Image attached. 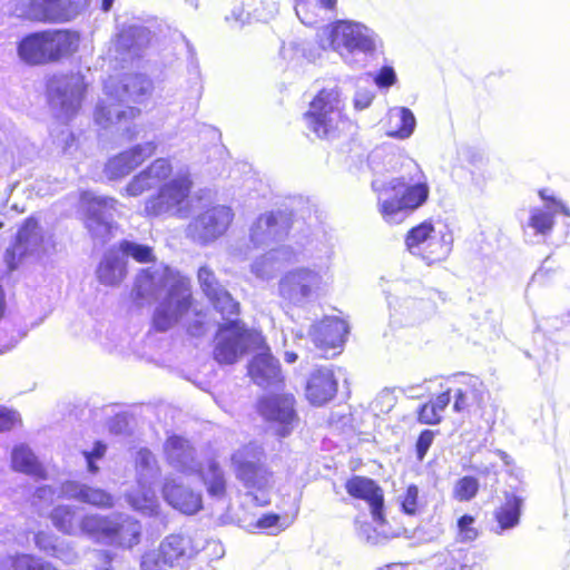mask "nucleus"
<instances>
[{"label": "nucleus", "instance_id": "obj_39", "mask_svg": "<svg viewBox=\"0 0 570 570\" xmlns=\"http://www.w3.org/2000/svg\"><path fill=\"white\" fill-rule=\"evenodd\" d=\"M200 475L203 483L210 498L222 500L226 494V479L224 471L220 469L218 463L214 460H209L206 468H202L198 463V471H195Z\"/></svg>", "mask_w": 570, "mask_h": 570}, {"label": "nucleus", "instance_id": "obj_62", "mask_svg": "<svg viewBox=\"0 0 570 570\" xmlns=\"http://www.w3.org/2000/svg\"><path fill=\"white\" fill-rule=\"evenodd\" d=\"M19 423V414L16 411L0 406V432L9 431Z\"/></svg>", "mask_w": 570, "mask_h": 570}, {"label": "nucleus", "instance_id": "obj_47", "mask_svg": "<svg viewBox=\"0 0 570 570\" xmlns=\"http://www.w3.org/2000/svg\"><path fill=\"white\" fill-rule=\"evenodd\" d=\"M479 487L474 476H463L454 484L453 495L458 501H470L476 495Z\"/></svg>", "mask_w": 570, "mask_h": 570}, {"label": "nucleus", "instance_id": "obj_57", "mask_svg": "<svg viewBox=\"0 0 570 570\" xmlns=\"http://www.w3.org/2000/svg\"><path fill=\"white\" fill-rule=\"evenodd\" d=\"M278 267L275 259H266L265 254L257 258L252 265V272L261 278H268L274 271Z\"/></svg>", "mask_w": 570, "mask_h": 570}, {"label": "nucleus", "instance_id": "obj_2", "mask_svg": "<svg viewBox=\"0 0 570 570\" xmlns=\"http://www.w3.org/2000/svg\"><path fill=\"white\" fill-rule=\"evenodd\" d=\"M151 89V81L144 75H129L121 81L115 77H109L104 85L108 101L101 100L98 102L94 114L96 124L102 128H109L114 125L125 127L127 122L140 115V110L135 107L120 108L114 101L142 102L150 95Z\"/></svg>", "mask_w": 570, "mask_h": 570}, {"label": "nucleus", "instance_id": "obj_48", "mask_svg": "<svg viewBox=\"0 0 570 570\" xmlns=\"http://www.w3.org/2000/svg\"><path fill=\"white\" fill-rule=\"evenodd\" d=\"M154 187L156 186L153 184L148 174L144 169L129 180V183L126 185L122 191V195L129 197H138L142 195L145 191L153 189Z\"/></svg>", "mask_w": 570, "mask_h": 570}, {"label": "nucleus", "instance_id": "obj_40", "mask_svg": "<svg viewBox=\"0 0 570 570\" xmlns=\"http://www.w3.org/2000/svg\"><path fill=\"white\" fill-rule=\"evenodd\" d=\"M115 535L110 539V544L124 548H131L139 542L141 525L138 521L122 515H114Z\"/></svg>", "mask_w": 570, "mask_h": 570}, {"label": "nucleus", "instance_id": "obj_9", "mask_svg": "<svg viewBox=\"0 0 570 570\" xmlns=\"http://www.w3.org/2000/svg\"><path fill=\"white\" fill-rule=\"evenodd\" d=\"M188 285V279L180 273L167 267L141 269L135 281L132 294L137 299L147 302L183 288Z\"/></svg>", "mask_w": 570, "mask_h": 570}, {"label": "nucleus", "instance_id": "obj_33", "mask_svg": "<svg viewBox=\"0 0 570 570\" xmlns=\"http://www.w3.org/2000/svg\"><path fill=\"white\" fill-rule=\"evenodd\" d=\"M416 127L414 114L406 107H393L387 111L386 134L397 139H407Z\"/></svg>", "mask_w": 570, "mask_h": 570}, {"label": "nucleus", "instance_id": "obj_44", "mask_svg": "<svg viewBox=\"0 0 570 570\" xmlns=\"http://www.w3.org/2000/svg\"><path fill=\"white\" fill-rule=\"evenodd\" d=\"M399 502L402 511L407 515H417L424 508V503L420 498L419 488L414 484L409 485L405 491L399 495Z\"/></svg>", "mask_w": 570, "mask_h": 570}, {"label": "nucleus", "instance_id": "obj_21", "mask_svg": "<svg viewBox=\"0 0 570 570\" xmlns=\"http://www.w3.org/2000/svg\"><path fill=\"white\" fill-rule=\"evenodd\" d=\"M198 282L204 294L222 316H225V314L228 316H238L239 304L219 284L210 268L203 266L198 269Z\"/></svg>", "mask_w": 570, "mask_h": 570}, {"label": "nucleus", "instance_id": "obj_34", "mask_svg": "<svg viewBox=\"0 0 570 570\" xmlns=\"http://www.w3.org/2000/svg\"><path fill=\"white\" fill-rule=\"evenodd\" d=\"M523 499L513 494L505 493L504 502L494 512L497 527L494 532L502 534L507 530L515 528L520 522Z\"/></svg>", "mask_w": 570, "mask_h": 570}, {"label": "nucleus", "instance_id": "obj_16", "mask_svg": "<svg viewBox=\"0 0 570 570\" xmlns=\"http://www.w3.org/2000/svg\"><path fill=\"white\" fill-rule=\"evenodd\" d=\"M293 395L267 396L259 402L261 414L273 424L279 436H287L297 424Z\"/></svg>", "mask_w": 570, "mask_h": 570}, {"label": "nucleus", "instance_id": "obj_60", "mask_svg": "<svg viewBox=\"0 0 570 570\" xmlns=\"http://www.w3.org/2000/svg\"><path fill=\"white\" fill-rule=\"evenodd\" d=\"M441 413H439V411L432 405L431 402L422 405L419 411V421L423 424H438L441 422Z\"/></svg>", "mask_w": 570, "mask_h": 570}, {"label": "nucleus", "instance_id": "obj_45", "mask_svg": "<svg viewBox=\"0 0 570 570\" xmlns=\"http://www.w3.org/2000/svg\"><path fill=\"white\" fill-rule=\"evenodd\" d=\"M119 250L122 255L131 257L138 263H149L155 261L154 249L148 245L131 240H122L119 244Z\"/></svg>", "mask_w": 570, "mask_h": 570}, {"label": "nucleus", "instance_id": "obj_20", "mask_svg": "<svg viewBox=\"0 0 570 570\" xmlns=\"http://www.w3.org/2000/svg\"><path fill=\"white\" fill-rule=\"evenodd\" d=\"M347 333V324L337 317H325L315 323L308 331V336L324 357L330 351L342 346L344 336Z\"/></svg>", "mask_w": 570, "mask_h": 570}, {"label": "nucleus", "instance_id": "obj_28", "mask_svg": "<svg viewBox=\"0 0 570 570\" xmlns=\"http://www.w3.org/2000/svg\"><path fill=\"white\" fill-rule=\"evenodd\" d=\"M337 392V381L332 370H315L306 384V397L314 405H323L332 400Z\"/></svg>", "mask_w": 570, "mask_h": 570}, {"label": "nucleus", "instance_id": "obj_49", "mask_svg": "<svg viewBox=\"0 0 570 570\" xmlns=\"http://www.w3.org/2000/svg\"><path fill=\"white\" fill-rule=\"evenodd\" d=\"M154 187L156 186L153 184L148 174L144 169L129 180V183L126 185L122 191V195L129 197H138L142 195L145 191L153 189Z\"/></svg>", "mask_w": 570, "mask_h": 570}, {"label": "nucleus", "instance_id": "obj_43", "mask_svg": "<svg viewBox=\"0 0 570 570\" xmlns=\"http://www.w3.org/2000/svg\"><path fill=\"white\" fill-rule=\"evenodd\" d=\"M137 482L139 485L154 484L159 475L155 455L148 449H140L136 454Z\"/></svg>", "mask_w": 570, "mask_h": 570}, {"label": "nucleus", "instance_id": "obj_22", "mask_svg": "<svg viewBox=\"0 0 570 570\" xmlns=\"http://www.w3.org/2000/svg\"><path fill=\"white\" fill-rule=\"evenodd\" d=\"M163 497L170 507L183 514L193 515L203 509L202 494L174 478H166Z\"/></svg>", "mask_w": 570, "mask_h": 570}, {"label": "nucleus", "instance_id": "obj_31", "mask_svg": "<svg viewBox=\"0 0 570 570\" xmlns=\"http://www.w3.org/2000/svg\"><path fill=\"white\" fill-rule=\"evenodd\" d=\"M48 62L72 55L79 46V36L68 30L43 31Z\"/></svg>", "mask_w": 570, "mask_h": 570}, {"label": "nucleus", "instance_id": "obj_1", "mask_svg": "<svg viewBox=\"0 0 570 570\" xmlns=\"http://www.w3.org/2000/svg\"><path fill=\"white\" fill-rule=\"evenodd\" d=\"M403 174L389 180H372L377 210L387 224H401L429 199L430 186L424 171L413 159L402 163Z\"/></svg>", "mask_w": 570, "mask_h": 570}, {"label": "nucleus", "instance_id": "obj_53", "mask_svg": "<svg viewBox=\"0 0 570 570\" xmlns=\"http://www.w3.org/2000/svg\"><path fill=\"white\" fill-rule=\"evenodd\" d=\"M474 518L465 514L458 520L459 539L463 542H471L479 535L476 528L474 527Z\"/></svg>", "mask_w": 570, "mask_h": 570}, {"label": "nucleus", "instance_id": "obj_51", "mask_svg": "<svg viewBox=\"0 0 570 570\" xmlns=\"http://www.w3.org/2000/svg\"><path fill=\"white\" fill-rule=\"evenodd\" d=\"M335 0H296L295 11L301 21L305 24H312L313 21L309 20L306 14L311 7H322L324 9H333L335 6Z\"/></svg>", "mask_w": 570, "mask_h": 570}, {"label": "nucleus", "instance_id": "obj_8", "mask_svg": "<svg viewBox=\"0 0 570 570\" xmlns=\"http://www.w3.org/2000/svg\"><path fill=\"white\" fill-rule=\"evenodd\" d=\"M225 323L218 328L214 357L220 364L235 363L253 344L262 341L259 334L246 330L238 316H222Z\"/></svg>", "mask_w": 570, "mask_h": 570}, {"label": "nucleus", "instance_id": "obj_11", "mask_svg": "<svg viewBox=\"0 0 570 570\" xmlns=\"http://www.w3.org/2000/svg\"><path fill=\"white\" fill-rule=\"evenodd\" d=\"M263 448L249 443L237 450L232 456L236 476L248 489L264 490L272 485V473L263 465Z\"/></svg>", "mask_w": 570, "mask_h": 570}, {"label": "nucleus", "instance_id": "obj_56", "mask_svg": "<svg viewBox=\"0 0 570 570\" xmlns=\"http://www.w3.org/2000/svg\"><path fill=\"white\" fill-rule=\"evenodd\" d=\"M18 185V181L8 184L7 187L0 193V214L8 215L11 212L16 214H21L24 212V208H20L16 203L11 204L10 206L8 204L10 195L17 188Z\"/></svg>", "mask_w": 570, "mask_h": 570}, {"label": "nucleus", "instance_id": "obj_7", "mask_svg": "<svg viewBox=\"0 0 570 570\" xmlns=\"http://www.w3.org/2000/svg\"><path fill=\"white\" fill-rule=\"evenodd\" d=\"M405 245L412 255L431 265L450 255L453 235L448 228H436L430 220H425L407 232Z\"/></svg>", "mask_w": 570, "mask_h": 570}, {"label": "nucleus", "instance_id": "obj_59", "mask_svg": "<svg viewBox=\"0 0 570 570\" xmlns=\"http://www.w3.org/2000/svg\"><path fill=\"white\" fill-rule=\"evenodd\" d=\"M107 446L102 442H96L94 449L91 451H83L82 454L86 459L88 471L90 473H96L98 471V466L95 461L101 459L106 453Z\"/></svg>", "mask_w": 570, "mask_h": 570}, {"label": "nucleus", "instance_id": "obj_10", "mask_svg": "<svg viewBox=\"0 0 570 570\" xmlns=\"http://www.w3.org/2000/svg\"><path fill=\"white\" fill-rule=\"evenodd\" d=\"M85 89V79L80 73L55 75L47 85L50 105L65 118H70L78 111Z\"/></svg>", "mask_w": 570, "mask_h": 570}, {"label": "nucleus", "instance_id": "obj_58", "mask_svg": "<svg viewBox=\"0 0 570 570\" xmlns=\"http://www.w3.org/2000/svg\"><path fill=\"white\" fill-rule=\"evenodd\" d=\"M265 258L275 259L279 265L282 263H288L296 258V253L289 246L282 245L275 248H272L265 254Z\"/></svg>", "mask_w": 570, "mask_h": 570}, {"label": "nucleus", "instance_id": "obj_41", "mask_svg": "<svg viewBox=\"0 0 570 570\" xmlns=\"http://www.w3.org/2000/svg\"><path fill=\"white\" fill-rule=\"evenodd\" d=\"M11 466L14 471L43 478L45 470L32 451L24 444L16 445L11 452Z\"/></svg>", "mask_w": 570, "mask_h": 570}, {"label": "nucleus", "instance_id": "obj_55", "mask_svg": "<svg viewBox=\"0 0 570 570\" xmlns=\"http://www.w3.org/2000/svg\"><path fill=\"white\" fill-rule=\"evenodd\" d=\"M58 187L59 181L50 176L37 178L30 184V189L40 197L55 193Z\"/></svg>", "mask_w": 570, "mask_h": 570}, {"label": "nucleus", "instance_id": "obj_3", "mask_svg": "<svg viewBox=\"0 0 570 570\" xmlns=\"http://www.w3.org/2000/svg\"><path fill=\"white\" fill-rule=\"evenodd\" d=\"M330 48L352 69L366 68L375 58L381 39L364 23L353 20H338L327 28Z\"/></svg>", "mask_w": 570, "mask_h": 570}, {"label": "nucleus", "instance_id": "obj_24", "mask_svg": "<svg viewBox=\"0 0 570 570\" xmlns=\"http://www.w3.org/2000/svg\"><path fill=\"white\" fill-rule=\"evenodd\" d=\"M157 550L163 554L164 561L170 568H184L199 551L190 537L178 533L165 537Z\"/></svg>", "mask_w": 570, "mask_h": 570}, {"label": "nucleus", "instance_id": "obj_30", "mask_svg": "<svg viewBox=\"0 0 570 570\" xmlns=\"http://www.w3.org/2000/svg\"><path fill=\"white\" fill-rule=\"evenodd\" d=\"M149 31L145 27L131 26L122 29L114 43L115 51L119 59L127 60L138 56L139 51L149 43Z\"/></svg>", "mask_w": 570, "mask_h": 570}, {"label": "nucleus", "instance_id": "obj_13", "mask_svg": "<svg viewBox=\"0 0 570 570\" xmlns=\"http://www.w3.org/2000/svg\"><path fill=\"white\" fill-rule=\"evenodd\" d=\"M50 237H46L37 220L29 218L19 229L12 247L6 252V261L10 269H14L18 263L31 255L47 252Z\"/></svg>", "mask_w": 570, "mask_h": 570}, {"label": "nucleus", "instance_id": "obj_26", "mask_svg": "<svg viewBox=\"0 0 570 570\" xmlns=\"http://www.w3.org/2000/svg\"><path fill=\"white\" fill-rule=\"evenodd\" d=\"M164 449L166 459L174 469L185 474H194L198 471L195 450L187 440L177 435L169 436Z\"/></svg>", "mask_w": 570, "mask_h": 570}, {"label": "nucleus", "instance_id": "obj_61", "mask_svg": "<svg viewBox=\"0 0 570 570\" xmlns=\"http://www.w3.org/2000/svg\"><path fill=\"white\" fill-rule=\"evenodd\" d=\"M56 541L57 539L52 534L46 532H39L35 535L36 546L48 554H52V552L56 551L58 547Z\"/></svg>", "mask_w": 570, "mask_h": 570}, {"label": "nucleus", "instance_id": "obj_38", "mask_svg": "<svg viewBox=\"0 0 570 570\" xmlns=\"http://www.w3.org/2000/svg\"><path fill=\"white\" fill-rule=\"evenodd\" d=\"M96 273L101 284L116 286L125 278L126 266L119 253L110 249L104 255Z\"/></svg>", "mask_w": 570, "mask_h": 570}, {"label": "nucleus", "instance_id": "obj_35", "mask_svg": "<svg viewBox=\"0 0 570 570\" xmlns=\"http://www.w3.org/2000/svg\"><path fill=\"white\" fill-rule=\"evenodd\" d=\"M115 519L112 517H104L100 514L91 513L82 517V525L80 527V534H85L90 539L109 543L110 539L115 535Z\"/></svg>", "mask_w": 570, "mask_h": 570}, {"label": "nucleus", "instance_id": "obj_27", "mask_svg": "<svg viewBox=\"0 0 570 570\" xmlns=\"http://www.w3.org/2000/svg\"><path fill=\"white\" fill-rule=\"evenodd\" d=\"M61 495L101 509L114 507V499L108 492L78 481H67L62 483Z\"/></svg>", "mask_w": 570, "mask_h": 570}, {"label": "nucleus", "instance_id": "obj_18", "mask_svg": "<svg viewBox=\"0 0 570 570\" xmlns=\"http://www.w3.org/2000/svg\"><path fill=\"white\" fill-rule=\"evenodd\" d=\"M289 226V217L283 212L262 214L250 227V242L255 247L269 246L283 239Z\"/></svg>", "mask_w": 570, "mask_h": 570}, {"label": "nucleus", "instance_id": "obj_4", "mask_svg": "<svg viewBox=\"0 0 570 570\" xmlns=\"http://www.w3.org/2000/svg\"><path fill=\"white\" fill-rule=\"evenodd\" d=\"M330 259L315 267H297L285 273L278 282V294L287 304L304 307L317 301L330 283Z\"/></svg>", "mask_w": 570, "mask_h": 570}, {"label": "nucleus", "instance_id": "obj_23", "mask_svg": "<svg viewBox=\"0 0 570 570\" xmlns=\"http://www.w3.org/2000/svg\"><path fill=\"white\" fill-rule=\"evenodd\" d=\"M540 197L546 202L543 207H533L530 209L527 227L532 228L535 234L548 235L554 226V216L558 213L570 217V209L560 199L548 195L547 190H540Z\"/></svg>", "mask_w": 570, "mask_h": 570}, {"label": "nucleus", "instance_id": "obj_29", "mask_svg": "<svg viewBox=\"0 0 570 570\" xmlns=\"http://www.w3.org/2000/svg\"><path fill=\"white\" fill-rule=\"evenodd\" d=\"M253 381L261 386H273L282 381L279 363L268 350L254 356L248 366Z\"/></svg>", "mask_w": 570, "mask_h": 570}, {"label": "nucleus", "instance_id": "obj_32", "mask_svg": "<svg viewBox=\"0 0 570 570\" xmlns=\"http://www.w3.org/2000/svg\"><path fill=\"white\" fill-rule=\"evenodd\" d=\"M485 399V386L476 376H464L462 385L454 391L453 410L462 412L471 406L481 407Z\"/></svg>", "mask_w": 570, "mask_h": 570}, {"label": "nucleus", "instance_id": "obj_25", "mask_svg": "<svg viewBox=\"0 0 570 570\" xmlns=\"http://www.w3.org/2000/svg\"><path fill=\"white\" fill-rule=\"evenodd\" d=\"M345 489L350 495L365 500L370 504L372 518L377 524L384 523L383 492L373 480L364 476H353L346 482Z\"/></svg>", "mask_w": 570, "mask_h": 570}, {"label": "nucleus", "instance_id": "obj_6", "mask_svg": "<svg viewBox=\"0 0 570 570\" xmlns=\"http://www.w3.org/2000/svg\"><path fill=\"white\" fill-rule=\"evenodd\" d=\"M343 104L341 91L334 86L322 89L311 101L304 115L306 127L318 138L331 139L336 137L344 125Z\"/></svg>", "mask_w": 570, "mask_h": 570}, {"label": "nucleus", "instance_id": "obj_19", "mask_svg": "<svg viewBox=\"0 0 570 570\" xmlns=\"http://www.w3.org/2000/svg\"><path fill=\"white\" fill-rule=\"evenodd\" d=\"M156 150L155 141L138 144L110 158L105 166V174L109 179L122 178L155 155Z\"/></svg>", "mask_w": 570, "mask_h": 570}, {"label": "nucleus", "instance_id": "obj_15", "mask_svg": "<svg viewBox=\"0 0 570 570\" xmlns=\"http://www.w3.org/2000/svg\"><path fill=\"white\" fill-rule=\"evenodd\" d=\"M77 10L71 0H28L17 3V17L36 21H68Z\"/></svg>", "mask_w": 570, "mask_h": 570}, {"label": "nucleus", "instance_id": "obj_52", "mask_svg": "<svg viewBox=\"0 0 570 570\" xmlns=\"http://www.w3.org/2000/svg\"><path fill=\"white\" fill-rule=\"evenodd\" d=\"M180 322H184L187 331L193 336H200L207 331L205 323V315L189 309V314L185 316Z\"/></svg>", "mask_w": 570, "mask_h": 570}, {"label": "nucleus", "instance_id": "obj_54", "mask_svg": "<svg viewBox=\"0 0 570 570\" xmlns=\"http://www.w3.org/2000/svg\"><path fill=\"white\" fill-rule=\"evenodd\" d=\"M168 563L164 561L163 554L157 550H150L142 554L140 570H166Z\"/></svg>", "mask_w": 570, "mask_h": 570}, {"label": "nucleus", "instance_id": "obj_36", "mask_svg": "<svg viewBox=\"0 0 570 570\" xmlns=\"http://www.w3.org/2000/svg\"><path fill=\"white\" fill-rule=\"evenodd\" d=\"M43 31L29 33L18 43L19 58L27 65L37 66L48 62Z\"/></svg>", "mask_w": 570, "mask_h": 570}, {"label": "nucleus", "instance_id": "obj_63", "mask_svg": "<svg viewBox=\"0 0 570 570\" xmlns=\"http://www.w3.org/2000/svg\"><path fill=\"white\" fill-rule=\"evenodd\" d=\"M395 71L389 66L383 67L374 78L375 83L380 88H389L395 82Z\"/></svg>", "mask_w": 570, "mask_h": 570}, {"label": "nucleus", "instance_id": "obj_12", "mask_svg": "<svg viewBox=\"0 0 570 570\" xmlns=\"http://www.w3.org/2000/svg\"><path fill=\"white\" fill-rule=\"evenodd\" d=\"M234 219L233 209L225 205L214 206L194 218L188 235L200 244H208L223 236Z\"/></svg>", "mask_w": 570, "mask_h": 570}, {"label": "nucleus", "instance_id": "obj_46", "mask_svg": "<svg viewBox=\"0 0 570 570\" xmlns=\"http://www.w3.org/2000/svg\"><path fill=\"white\" fill-rule=\"evenodd\" d=\"M145 171L148 174L155 186H160L170 177L173 166L169 159L157 158L145 169Z\"/></svg>", "mask_w": 570, "mask_h": 570}, {"label": "nucleus", "instance_id": "obj_37", "mask_svg": "<svg viewBox=\"0 0 570 570\" xmlns=\"http://www.w3.org/2000/svg\"><path fill=\"white\" fill-rule=\"evenodd\" d=\"M83 515L80 508L61 504L51 511L50 519L59 531L69 535H79Z\"/></svg>", "mask_w": 570, "mask_h": 570}, {"label": "nucleus", "instance_id": "obj_5", "mask_svg": "<svg viewBox=\"0 0 570 570\" xmlns=\"http://www.w3.org/2000/svg\"><path fill=\"white\" fill-rule=\"evenodd\" d=\"M191 188L193 181L187 174L176 175L145 199V216L187 219L194 213Z\"/></svg>", "mask_w": 570, "mask_h": 570}, {"label": "nucleus", "instance_id": "obj_50", "mask_svg": "<svg viewBox=\"0 0 570 570\" xmlns=\"http://www.w3.org/2000/svg\"><path fill=\"white\" fill-rule=\"evenodd\" d=\"M11 566L14 570H57L49 562L29 554H21L12 558Z\"/></svg>", "mask_w": 570, "mask_h": 570}, {"label": "nucleus", "instance_id": "obj_17", "mask_svg": "<svg viewBox=\"0 0 570 570\" xmlns=\"http://www.w3.org/2000/svg\"><path fill=\"white\" fill-rule=\"evenodd\" d=\"M190 299L191 295L188 285L164 297V301L154 313L153 322L155 328L159 332H165L180 322L189 314Z\"/></svg>", "mask_w": 570, "mask_h": 570}, {"label": "nucleus", "instance_id": "obj_42", "mask_svg": "<svg viewBox=\"0 0 570 570\" xmlns=\"http://www.w3.org/2000/svg\"><path fill=\"white\" fill-rule=\"evenodd\" d=\"M153 484L145 487L138 484V489L127 494V501L132 509L146 515H153L158 512L159 503Z\"/></svg>", "mask_w": 570, "mask_h": 570}, {"label": "nucleus", "instance_id": "obj_64", "mask_svg": "<svg viewBox=\"0 0 570 570\" xmlns=\"http://www.w3.org/2000/svg\"><path fill=\"white\" fill-rule=\"evenodd\" d=\"M480 566L474 564H465L461 563L460 561L455 560L452 557H448L444 559L443 563L441 564L439 570H480Z\"/></svg>", "mask_w": 570, "mask_h": 570}, {"label": "nucleus", "instance_id": "obj_14", "mask_svg": "<svg viewBox=\"0 0 570 570\" xmlns=\"http://www.w3.org/2000/svg\"><path fill=\"white\" fill-rule=\"evenodd\" d=\"M82 200L88 203L86 227L91 236L105 243L114 228V212L117 200L104 196L85 193Z\"/></svg>", "mask_w": 570, "mask_h": 570}]
</instances>
